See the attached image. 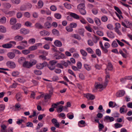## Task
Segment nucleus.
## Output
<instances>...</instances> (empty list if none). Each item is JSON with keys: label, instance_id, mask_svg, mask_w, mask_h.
I'll use <instances>...</instances> for the list:
<instances>
[{"label": "nucleus", "instance_id": "nucleus-40", "mask_svg": "<svg viewBox=\"0 0 132 132\" xmlns=\"http://www.w3.org/2000/svg\"><path fill=\"white\" fill-rule=\"evenodd\" d=\"M54 15L55 18L57 19H60L61 18V15L58 13H55Z\"/></svg>", "mask_w": 132, "mask_h": 132}, {"label": "nucleus", "instance_id": "nucleus-23", "mask_svg": "<svg viewBox=\"0 0 132 132\" xmlns=\"http://www.w3.org/2000/svg\"><path fill=\"white\" fill-rule=\"evenodd\" d=\"M105 120L107 121H109L110 122H112L114 120V118L112 117L106 116L105 117Z\"/></svg>", "mask_w": 132, "mask_h": 132}, {"label": "nucleus", "instance_id": "nucleus-18", "mask_svg": "<svg viewBox=\"0 0 132 132\" xmlns=\"http://www.w3.org/2000/svg\"><path fill=\"white\" fill-rule=\"evenodd\" d=\"M21 105L19 103H16L15 106L13 107V111L18 110V109L21 107Z\"/></svg>", "mask_w": 132, "mask_h": 132}, {"label": "nucleus", "instance_id": "nucleus-38", "mask_svg": "<svg viewBox=\"0 0 132 132\" xmlns=\"http://www.w3.org/2000/svg\"><path fill=\"white\" fill-rule=\"evenodd\" d=\"M30 63L31 67L33 65L37 63V61L35 60L32 59L30 61Z\"/></svg>", "mask_w": 132, "mask_h": 132}, {"label": "nucleus", "instance_id": "nucleus-31", "mask_svg": "<svg viewBox=\"0 0 132 132\" xmlns=\"http://www.w3.org/2000/svg\"><path fill=\"white\" fill-rule=\"evenodd\" d=\"M38 8H41L44 5V3L42 1H39L38 2Z\"/></svg>", "mask_w": 132, "mask_h": 132}, {"label": "nucleus", "instance_id": "nucleus-43", "mask_svg": "<svg viewBox=\"0 0 132 132\" xmlns=\"http://www.w3.org/2000/svg\"><path fill=\"white\" fill-rule=\"evenodd\" d=\"M22 53L25 55H27L30 53V51L29 50H23L22 51Z\"/></svg>", "mask_w": 132, "mask_h": 132}, {"label": "nucleus", "instance_id": "nucleus-22", "mask_svg": "<svg viewBox=\"0 0 132 132\" xmlns=\"http://www.w3.org/2000/svg\"><path fill=\"white\" fill-rule=\"evenodd\" d=\"M106 76L105 80L104 82L105 83H106L105 85H107L109 82V80L108 79H110V75L109 73H108L106 71Z\"/></svg>", "mask_w": 132, "mask_h": 132}, {"label": "nucleus", "instance_id": "nucleus-8", "mask_svg": "<svg viewBox=\"0 0 132 132\" xmlns=\"http://www.w3.org/2000/svg\"><path fill=\"white\" fill-rule=\"evenodd\" d=\"M40 34L42 36H48L50 33L48 31L45 30L41 31L39 32Z\"/></svg>", "mask_w": 132, "mask_h": 132}, {"label": "nucleus", "instance_id": "nucleus-25", "mask_svg": "<svg viewBox=\"0 0 132 132\" xmlns=\"http://www.w3.org/2000/svg\"><path fill=\"white\" fill-rule=\"evenodd\" d=\"M124 21L126 23L127 26L129 27L128 28L132 27V22L129 21L127 20H124Z\"/></svg>", "mask_w": 132, "mask_h": 132}, {"label": "nucleus", "instance_id": "nucleus-47", "mask_svg": "<svg viewBox=\"0 0 132 132\" xmlns=\"http://www.w3.org/2000/svg\"><path fill=\"white\" fill-rule=\"evenodd\" d=\"M71 36L72 37L79 40H80L81 39L80 37L78 35L75 34L72 35Z\"/></svg>", "mask_w": 132, "mask_h": 132}, {"label": "nucleus", "instance_id": "nucleus-60", "mask_svg": "<svg viewBox=\"0 0 132 132\" xmlns=\"http://www.w3.org/2000/svg\"><path fill=\"white\" fill-rule=\"evenodd\" d=\"M86 19L89 23L91 24H93L94 23V21L92 19L88 17Z\"/></svg>", "mask_w": 132, "mask_h": 132}, {"label": "nucleus", "instance_id": "nucleus-2", "mask_svg": "<svg viewBox=\"0 0 132 132\" xmlns=\"http://www.w3.org/2000/svg\"><path fill=\"white\" fill-rule=\"evenodd\" d=\"M42 43H37L35 45L29 47L28 48L30 51H34L37 49L38 47L42 46Z\"/></svg>", "mask_w": 132, "mask_h": 132}, {"label": "nucleus", "instance_id": "nucleus-16", "mask_svg": "<svg viewBox=\"0 0 132 132\" xmlns=\"http://www.w3.org/2000/svg\"><path fill=\"white\" fill-rule=\"evenodd\" d=\"M95 23L98 26H100L101 24V22L100 20L97 18H95L94 19Z\"/></svg>", "mask_w": 132, "mask_h": 132}, {"label": "nucleus", "instance_id": "nucleus-30", "mask_svg": "<svg viewBox=\"0 0 132 132\" xmlns=\"http://www.w3.org/2000/svg\"><path fill=\"white\" fill-rule=\"evenodd\" d=\"M16 22V19L15 18H11L10 20V23L11 25L15 24Z\"/></svg>", "mask_w": 132, "mask_h": 132}, {"label": "nucleus", "instance_id": "nucleus-32", "mask_svg": "<svg viewBox=\"0 0 132 132\" xmlns=\"http://www.w3.org/2000/svg\"><path fill=\"white\" fill-rule=\"evenodd\" d=\"M56 110L58 112H61L63 110V106L62 105L59 106L57 108Z\"/></svg>", "mask_w": 132, "mask_h": 132}, {"label": "nucleus", "instance_id": "nucleus-51", "mask_svg": "<svg viewBox=\"0 0 132 132\" xmlns=\"http://www.w3.org/2000/svg\"><path fill=\"white\" fill-rule=\"evenodd\" d=\"M85 9H84L79 10L80 14L82 15H84L86 14V12L85 10Z\"/></svg>", "mask_w": 132, "mask_h": 132}, {"label": "nucleus", "instance_id": "nucleus-34", "mask_svg": "<svg viewBox=\"0 0 132 132\" xmlns=\"http://www.w3.org/2000/svg\"><path fill=\"white\" fill-rule=\"evenodd\" d=\"M6 28L3 26H0V32L5 33L6 32Z\"/></svg>", "mask_w": 132, "mask_h": 132}, {"label": "nucleus", "instance_id": "nucleus-29", "mask_svg": "<svg viewBox=\"0 0 132 132\" xmlns=\"http://www.w3.org/2000/svg\"><path fill=\"white\" fill-rule=\"evenodd\" d=\"M44 26L45 28H50L51 27V23L48 21L46 22L45 23Z\"/></svg>", "mask_w": 132, "mask_h": 132}, {"label": "nucleus", "instance_id": "nucleus-14", "mask_svg": "<svg viewBox=\"0 0 132 132\" xmlns=\"http://www.w3.org/2000/svg\"><path fill=\"white\" fill-rule=\"evenodd\" d=\"M23 66L24 67L26 68H30L31 67L30 62L28 61H26L23 64Z\"/></svg>", "mask_w": 132, "mask_h": 132}, {"label": "nucleus", "instance_id": "nucleus-15", "mask_svg": "<svg viewBox=\"0 0 132 132\" xmlns=\"http://www.w3.org/2000/svg\"><path fill=\"white\" fill-rule=\"evenodd\" d=\"M3 47L6 48H10L13 46V45L10 43H6L3 44L2 46Z\"/></svg>", "mask_w": 132, "mask_h": 132}, {"label": "nucleus", "instance_id": "nucleus-20", "mask_svg": "<svg viewBox=\"0 0 132 132\" xmlns=\"http://www.w3.org/2000/svg\"><path fill=\"white\" fill-rule=\"evenodd\" d=\"M26 61L25 58L23 57H21L18 59V62L20 64L23 63Z\"/></svg>", "mask_w": 132, "mask_h": 132}, {"label": "nucleus", "instance_id": "nucleus-21", "mask_svg": "<svg viewBox=\"0 0 132 132\" xmlns=\"http://www.w3.org/2000/svg\"><path fill=\"white\" fill-rule=\"evenodd\" d=\"M77 9L78 10L85 9V4L82 3L79 4L77 6Z\"/></svg>", "mask_w": 132, "mask_h": 132}, {"label": "nucleus", "instance_id": "nucleus-48", "mask_svg": "<svg viewBox=\"0 0 132 132\" xmlns=\"http://www.w3.org/2000/svg\"><path fill=\"white\" fill-rule=\"evenodd\" d=\"M65 7L67 9H70L71 8V5L70 4L67 3H65L64 4Z\"/></svg>", "mask_w": 132, "mask_h": 132}, {"label": "nucleus", "instance_id": "nucleus-46", "mask_svg": "<svg viewBox=\"0 0 132 132\" xmlns=\"http://www.w3.org/2000/svg\"><path fill=\"white\" fill-rule=\"evenodd\" d=\"M52 81H56L59 80L58 77L57 76H53L51 78Z\"/></svg>", "mask_w": 132, "mask_h": 132}, {"label": "nucleus", "instance_id": "nucleus-3", "mask_svg": "<svg viewBox=\"0 0 132 132\" xmlns=\"http://www.w3.org/2000/svg\"><path fill=\"white\" fill-rule=\"evenodd\" d=\"M106 85V83L104 82L103 85L100 84L96 83L95 85V87L94 90H96L98 89H103L107 85Z\"/></svg>", "mask_w": 132, "mask_h": 132}, {"label": "nucleus", "instance_id": "nucleus-49", "mask_svg": "<svg viewBox=\"0 0 132 132\" xmlns=\"http://www.w3.org/2000/svg\"><path fill=\"white\" fill-rule=\"evenodd\" d=\"M86 50L89 53L93 54L94 53L93 50L90 47L87 48H86Z\"/></svg>", "mask_w": 132, "mask_h": 132}, {"label": "nucleus", "instance_id": "nucleus-53", "mask_svg": "<svg viewBox=\"0 0 132 132\" xmlns=\"http://www.w3.org/2000/svg\"><path fill=\"white\" fill-rule=\"evenodd\" d=\"M34 73L38 75H40L42 74V72L40 71L37 70H35L34 71Z\"/></svg>", "mask_w": 132, "mask_h": 132}, {"label": "nucleus", "instance_id": "nucleus-12", "mask_svg": "<svg viewBox=\"0 0 132 132\" xmlns=\"http://www.w3.org/2000/svg\"><path fill=\"white\" fill-rule=\"evenodd\" d=\"M54 44L56 46L59 47L62 46V42L58 40H55L54 42Z\"/></svg>", "mask_w": 132, "mask_h": 132}, {"label": "nucleus", "instance_id": "nucleus-54", "mask_svg": "<svg viewBox=\"0 0 132 132\" xmlns=\"http://www.w3.org/2000/svg\"><path fill=\"white\" fill-rule=\"evenodd\" d=\"M84 67L88 71H89L91 69V67L86 64L84 65Z\"/></svg>", "mask_w": 132, "mask_h": 132}, {"label": "nucleus", "instance_id": "nucleus-45", "mask_svg": "<svg viewBox=\"0 0 132 132\" xmlns=\"http://www.w3.org/2000/svg\"><path fill=\"white\" fill-rule=\"evenodd\" d=\"M114 127L115 128L117 129L120 128L122 126V125L119 123H116L114 124Z\"/></svg>", "mask_w": 132, "mask_h": 132}, {"label": "nucleus", "instance_id": "nucleus-6", "mask_svg": "<svg viewBox=\"0 0 132 132\" xmlns=\"http://www.w3.org/2000/svg\"><path fill=\"white\" fill-rule=\"evenodd\" d=\"M125 94V92L123 90H120L117 92L116 96L117 97H121L123 96Z\"/></svg>", "mask_w": 132, "mask_h": 132}, {"label": "nucleus", "instance_id": "nucleus-36", "mask_svg": "<svg viewBox=\"0 0 132 132\" xmlns=\"http://www.w3.org/2000/svg\"><path fill=\"white\" fill-rule=\"evenodd\" d=\"M11 2L14 4H18L21 2L20 0H11Z\"/></svg>", "mask_w": 132, "mask_h": 132}, {"label": "nucleus", "instance_id": "nucleus-37", "mask_svg": "<svg viewBox=\"0 0 132 132\" xmlns=\"http://www.w3.org/2000/svg\"><path fill=\"white\" fill-rule=\"evenodd\" d=\"M80 52L81 54L83 56H87V53L83 49H81L80 50Z\"/></svg>", "mask_w": 132, "mask_h": 132}, {"label": "nucleus", "instance_id": "nucleus-39", "mask_svg": "<svg viewBox=\"0 0 132 132\" xmlns=\"http://www.w3.org/2000/svg\"><path fill=\"white\" fill-rule=\"evenodd\" d=\"M52 32L53 34L56 35H58L59 34V31L55 29H53L52 30Z\"/></svg>", "mask_w": 132, "mask_h": 132}, {"label": "nucleus", "instance_id": "nucleus-9", "mask_svg": "<svg viewBox=\"0 0 132 132\" xmlns=\"http://www.w3.org/2000/svg\"><path fill=\"white\" fill-rule=\"evenodd\" d=\"M20 33L21 34L26 35L28 34L29 32V29L25 28H22L20 29Z\"/></svg>", "mask_w": 132, "mask_h": 132}, {"label": "nucleus", "instance_id": "nucleus-35", "mask_svg": "<svg viewBox=\"0 0 132 132\" xmlns=\"http://www.w3.org/2000/svg\"><path fill=\"white\" fill-rule=\"evenodd\" d=\"M79 20H80V22L83 24H86L87 23V21L84 19L82 16L80 17Z\"/></svg>", "mask_w": 132, "mask_h": 132}, {"label": "nucleus", "instance_id": "nucleus-19", "mask_svg": "<svg viewBox=\"0 0 132 132\" xmlns=\"http://www.w3.org/2000/svg\"><path fill=\"white\" fill-rule=\"evenodd\" d=\"M107 34L108 36L110 38H113L114 37V33L112 31L107 32Z\"/></svg>", "mask_w": 132, "mask_h": 132}, {"label": "nucleus", "instance_id": "nucleus-64", "mask_svg": "<svg viewBox=\"0 0 132 132\" xmlns=\"http://www.w3.org/2000/svg\"><path fill=\"white\" fill-rule=\"evenodd\" d=\"M69 26L72 28H76L77 27V25L76 23L73 22L70 23Z\"/></svg>", "mask_w": 132, "mask_h": 132}, {"label": "nucleus", "instance_id": "nucleus-17", "mask_svg": "<svg viewBox=\"0 0 132 132\" xmlns=\"http://www.w3.org/2000/svg\"><path fill=\"white\" fill-rule=\"evenodd\" d=\"M24 48V49L28 44L26 40L22 41L19 43Z\"/></svg>", "mask_w": 132, "mask_h": 132}, {"label": "nucleus", "instance_id": "nucleus-61", "mask_svg": "<svg viewBox=\"0 0 132 132\" xmlns=\"http://www.w3.org/2000/svg\"><path fill=\"white\" fill-rule=\"evenodd\" d=\"M48 67L51 70H52L55 69V66H54L49 63V64L48 65Z\"/></svg>", "mask_w": 132, "mask_h": 132}, {"label": "nucleus", "instance_id": "nucleus-5", "mask_svg": "<svg viewBox=\"0 0 132 132\" xmlns=\"http://www.w3.org/2000/svg\"><path fill=\"white\" fill-rule=\"evenodd\" d=\"M6 64L7 67L11 68L13 69L16 67V64L13 61H7Z\"/></svg>", "mask_w": 132, "mask_h": 132}, {"label": "nucleus", "instance_id": "nucleus-55", "mask_svg": "<svg viewBox=\"0 0 132 132\" xmlns=\"http://www.w3.org/2000/svg\"><path fill=\"white\" fill-rule=\"evenodd\" d=\"M114 8L115 10L119 14H122V12L118 7L116 6H114Z\"/></svg>", "mask_w": 132, "mask_h": 132}, {"label": "nucleus", "instance_id": "nucleus-13", "mask_svg": "<svg viewBox=\"0 0 132 132\" xmlns=\"http://www.w3.org/2000/svg\"><path fill=\"white\" fill-rule=\"evenodd\" d=\"M8 57L10 59H13L15 56V54L13 52H9L7 53Z\"/></svg>", "mask_w": 132, "mask_h": 132}, {"label": "nucleus", "instance_id": "nucleus-28", "mask_svg": "<svg viewBox=\"0 0 132 132\" xmlns=\"http://www.w3.org/2000/svg\"><path fill=\"white\" fill-rule=\"evenodd\" d=\"M4 7L6 9H10L11 6V5L9 3H6L3 4Z\"/></svg>", "mask_w": 132, "mask_h": 132}, {"label": "nucleus", "instance_id": "nucleus-11", "mask_svg": "<svg viewBox=\"0 0 132 132\" xmlns=\"http://www.w3.org/2000/svg\"><path fill=\"white\" fill-rule=\"evenodd\" d=\"M21 26V24L20 23H18L12 26L11 27L12 29L16 30L20 29Z\"/></svg>", "mask_w": 132, "mask_h": 132}, {"label": "nucleus", "instance_id": "nucleus-50", "mask_svg": "<svg viewBox=\"0 0 132 132\" xmlns=\"http://www.w3.org/2000/svg\"><path fill=\"white\" fill-rule=\"evenodd\" d=\"M107 68L108 70H112L113 69V66L111 63H108V65L107 66Z\"/></svg>", "mask_w": 132, "mask_h": 132}, {"label": "nucleus", "instance_id": "nucleus-58", "mask_svg": "<svg viewBox=\"0 0 132 132\" xmlns=\"http://www.w3.org/2000/svg\"><path fill=\"white\" fill-rule=\"evenodd\" d=\"M66 30L69 32H72L73 29L70 26H67L65 27Z\"/></svg>", "mask_w": 132, "mask_h": 132}, {"label": "nucleus", "instance_id": "nucleus-10", "mask_svg": "<svg viewBox=\"0 0 132 132\" xmlns=\"http://www.w3.org/2000/svg\"><path fill=\"white\" fill-rule=\"evenodd\" d=\"M23 37L22 36L17 35L14 38V40L17 41H22L23 40Z\"/></svg>", "mask_w": 132, "mask_h": 132}, {"label": "nucleus", "instance_id": "nucleus-41", "mask_svg": "<svg viewBox=\"0 0 132 132\" xmlns=\"http://www.w3.org/2000/svg\"><path fill=\"white\" fill-rule=\"evenodd\" d=\"M111 46L112 47L115 48L118 46V45L116 41L114 40L112 42L111 44Z\"/></svg>", "mask_w": 132, "mask_h": 132}, {"label": "nucleus", "instance_id": "nucleus-52", "mask_svg": "<svg viewBox=\"0 0 132 132\" xmlns=\"http://www.w3.org/2000/svg\"><path fill=\"white\" fill-rule=\"evenodd\" d=\"M96 54L98 56H100L101 55V52L99 49H97L96 50Z\"/></svg>", "mask_w": 132, "mask_h": 132}, {"label": "nucleus", "instance_id": "nucleus-56", "mask_svg": "<svg viewBox=\"0 0 132 132\" xmlns=\"http://www.w3.org/2000/svg\"><path fill=\"white\" fill-rule=\"evenodd\" d=\"M1 131L2 132H4V130L6 129V126L4 124L1 125Z\"/></svg>", "mask_w": 132, "mask_h": 132}, {"label": "nucleus", "instance_id": "nucleus-1", "mask_svg": "<svg viewBox=\"0 0 132 132\" xmlns=\"http://www.w3.org/2000/svg\"><path fill=\"white\" fill-rule=\"evenodd\" d=\"M47 65V63L46 62H44L42 63H38L36 66V68L38 69H42L44 67L46 66Z\"/></svg>", "mask_w": 132, "mask_h": 132}, {"label": "nucleus", "instance_id": "nucleus-24", "mask_svg": "<svg viewBox=\"0 0 132 132\" xmlns=\"http://www.w3.org/2000/svg\"><path fill=\"white\" fill-rule=\"evenodd\" d=\"M52 95V93H50L49 94L46 93L44 95L43 97H44V99L46 100L47 99H49L51 98Z\"/></svg>", "mask_w": 132, "mask_h": 132}, {"label": "nucleus", "instance_id": "nucleus-57", "mask_svg": "<svg viewBox=\"0 0 132 132\" xmlns=\"http://www.w3.org/2000/svg\"><path fill=\"white\" fill-rule=\"evenodd\" d=\"M39 52L41 54H43L45 56L47 55L48 54V52H47L43 50H39Z\"/></svg>", "mask_w": 132, "mask_h": 132}, {"label": "nucleus", "instance_id": "nucleus-27", "mask_svg": "<svg viewBox=\"0 0 132 132\" xmlns=\"http://www.w3.org/2000/svg\"><path fill=\"white\" fill-rule=\"evenodd\" d=\"M67 62H66L62 60L61 61V62L62 65L65 67H67L68 65V64H70V62L69 60H67Z\"/></svg>", "mask_w": 132, "mask_h": 132}, {"label": "nucleus", "instance_id": "nucleus-42", "mask_svg": "<svg viewBox=\"0 0 132 132\" xmlns=\"http://www.w3.org/2000/svg\"><path fill=\"white\" fill-rule=\"evenodd\" d=\"M35 27L38 29H42L43 27L40 23H36L35 24Z\"/></svg>", "mask_w": 132, "mask_h": 132}, {"label": "nucleus", "instance_id": "nucleus-63", "mask_svg": "<svg viewBox=\"0 0 132 132\" xmlns=\"http://www.w3.org/2000/svg\"><path fill=\"white\" fill-rule=\"evenodd\" d=\"M16 98L18 101H20L21 100V96L20 94L18 93L16 95Z\"/></svg>", "mask_w": 132, "mask_h": 132}, {"label": "nucleus", "instance_id": "nucleus-62", "mask_svg": "<svg viewBox=\"0 0 132 132\" xmlns=\"http://www.w3.org/2000/svg\"><path fill=\"white\" fill-rule=\"evenodd\" d=\"M24 17L28 18H29L30 17V13L28 12H26L24 13Z\"/></svg>", "mask_w": 132, "mask_h": 132}, {"label": "nucleus", "instance_id": "nucleus-44", "mask_svg": "<svg viewBox=\"0 0 132 132\" xmlns=\"http://www.w3.org/2000/svg\"><path fill=\"white\" fill-rule=\"evenodd\" d=\"M54 59L58 60L59 59L62 58L61 56L60 55L57 53H55L54 54Z\"/></svg>", "mask_w": 132, "mask_h": 132}, {"label": "nucleus", "instance_id": "nucleus-26", "mask_svg": "<svg viewBox=\"0 0 132 132\" xmlns=\"http://www.w3.org/2000/svg\"><path fill=\"white\" fill-rule=\"evenodd\" d=\"M6 21V18L4 17L3 16L0 19V23L1 24H4Z\"/></svg>", "mask_w": 132, "mask_h": 132}, {"label": "nucleus", "instance_id": "nucleus-4", "mask_svg": "<svg viewBox=\"0 0 132 132\" xmlns=\"http://www.w3.org/2000/svg\"><path fill=\"white\" fill-rule=\"evenodd\" d=\"M84 96L86 97L88 100H93L95 98V96L94 95L89 93L84 94Z\"/></svg>", "mask_w": 132, "mask_h": 132}, {"label": "nucleus", "instance_id": "nucleus-33", "mask_svg": "<svg viewBox=\"0 0 132 132\" xmlns=\"http://www.w3.org/2000/svg\"><path fill=\"white\" fill-rule=\"evenodd\" d=\"M35 39L34 38H31L28 40V43L30 44H33L35 42Z\"/></svg>", "mask_w": 132, "mask_h": 132}, {"label": "nucleus", "instance_id": "nucleus-59", "mask_svg": "<svg viewBox=\"0 0 132 132\" xmlns=\"http://www.w3.org/2000/svg\"><path fill=\"white\" fill-rule=\"evenodd\" d=\"M108 19L107 17L105 16H104L101 17V20L103 22H106L107 21Z\"/></svg>", "mask_w": 132, "mask_h": 132}, {"label": "nucleus", "instance_id": "nucleus-7", "mask_svg": "<svg viewBox=\"0 0 132 132\" xmlns=\"http://www.w3.org/2000/svg\"><path fill=\"white\" fill-rule=\"evenodd\" d=\"M68 14L70 15L71 16L76 20H78L80 19V16L75 13L70 12H68Z\"/></svg>", "mask_w": 132, "mask_h": 132}]
</instances>
